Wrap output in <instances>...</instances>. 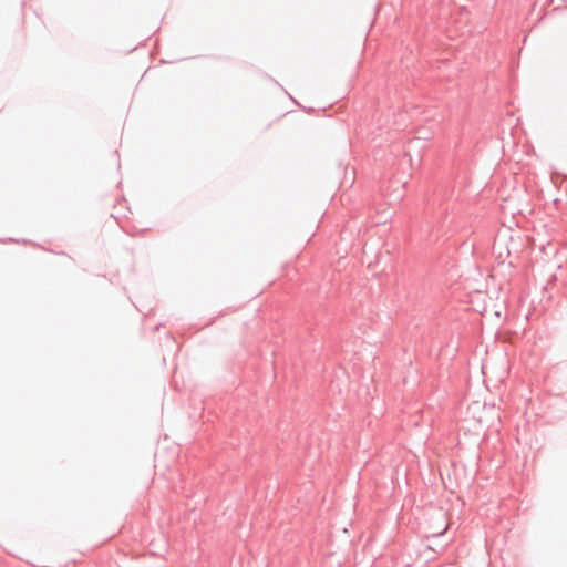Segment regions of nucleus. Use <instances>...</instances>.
I'll return each instance as SVG.
<instances>
[{
	"mask_svg": "<svg viewBox=\"0 0 567 567\" xmlns=\"http://www.w3.org/2000/svg\"><path fill=\"white\" fill-rule=\"evenodd\" d=\"M447 529V526H445L442 530L437 532V533H434L433 535L434 536H440V535H443Z\"/></svg>",
	"mask_w": 567,
	"mask_h": 567,
	"instance_id": "obj_1",
	"label": "nucleus"
},
{
	"mask_svg": "<svg viewBox=\"0 0 567 567\" xmlns=\"http://www.w3.org/2000/svg\"><path fill=\"white\" fill-rule=\"evenodd\" d=\"M486 367H487L486 362H485V361H483V363H482V370H483V373H485V369H486Z\"/></svg>",
	"mask_w": 567,
	"mask_h": 567,
	"instance_id": "obj_2",
	"label": "nucleus"
}]
</instances>
